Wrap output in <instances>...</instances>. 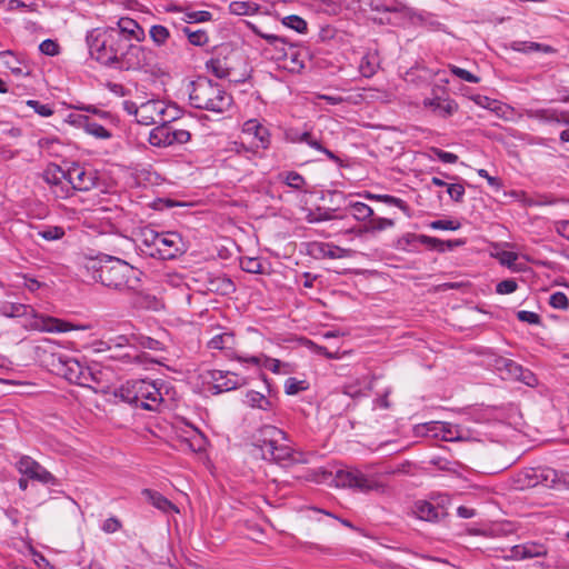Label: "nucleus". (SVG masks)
I'll list each match as a JSON object with an SVG mask.
<instances>
[{"mask_svg":"<svg viewBox=\"0 0 569 569\" xmlns=\"http://www.w3.org/2000/svg\"><path fill=\"white\" fill-rule=\"evenodd\" d=\"M241 268L246 272L260 273L261 263L257 258H247L241 261Z\"/></svg>","mask_w":569,"mask_h":569,"instance_id":"obj_63","label":"nucleus"},{"mask_svg":"<svg viewBox=\"0 0 569 569\" xmlns=\"http://www.w3.org/2000/svg\"><path fill=\"white\" fill-rule=\"evenodd\" d=\"M86 40L92 59L106 67L118 69L127 43L116 30L111 27L97 28L88 32Z\"/></svg>","mask_w":569,"mask_h":569,"instance_id":"obj_2","label":"nucleus"},{"mask_svg":"<svg viewBox=\"0 0 569 569\" xmlns=\"http://www.w3.org/2000/svg\"><path fill=\"white\" fill-rule=\"evenodd\" d=\"M309 253L315 259H343L352 256L351 249L341 248L328 242H311Z\"/></svg>","mask_w":569,"mask_h":569,"instance_id":"obj_18","label":"nucleus"},{"mask_svg":"<svg viewBox=\"0 0 569 569\" xmlns=\"http://www.w3.org/2000/svg\"><path fill=\"white\" fill-rule=\"evenodd\" d=\"M142 493L147 500L157 509L163 512H168L170 510L178 511L176 506L158 491L144 489Z\"/></svg>","mask_w":569,"mask_h":569,"instance_id":"obj_30","label":"nucleus"},{"mask_svg":"<svg viewBox=\"0 0 569 569\" xmlns=\"http://www.w3.org/2000/svg\"><path fill=\"white\" fill-rule=\"evenodd\" d=\"M27 106L31 107L34 112L41 117H50L53 114V110L49 104H42L38 100H28Z\"/></svg>","mask_w":569,"mask_h":569,"instance_id":"obj_58","label":"nucleus"},{"mask_svg":"<svg viewBox=\"0 0 569 569\" xmlns=\"http://www.w3.org/2000/svg\"><path fill=\"white\" fill-rule=\"evenodd\" d=\"M436 242H429V249L436 250L438 252H445L447 250H453L457 247H461L466 243L463 239H455V240H441L435 238Z\"/></svg>","mask_w":569,"mask_h":569,"instance_id":"obj_42","label":"nucleus"},{"mask_svg":"<svg viewBox=\"0 0 569 569\" xmlns=\"http://www.w3.org/2000/svg\"><path fill=\"white\" fill-rule=\"evenodd\" d=\"M393 226V219L376 217L373 214L372 218H370L361 228H350L346 230V233H356L358 236H361L362 233H376L388 228H392Z\"/></svg>","mask_w":569,"mask_h":569,"instance_id":"obj_22","label":"nucleus"},{"mask_svg":"<svg viewBox=\"0 0 569 569\" xmlns=\"http://www.w3.org/2000/svg\"><path fill=\"white\" fill-rule=\"evenodd\" d=\"M251 29L257 36L264 39L270 46H277L278 43H284V41H286V37L277 36V34L268 33V32H262L256 26H251Z\"/></svg>","mask_w":569,"mask_h":569,"instance_id":"obj_54","label":"nucleus"},{"mask_svg":"<svg viewBox=\"0 0 569 569\" xmlns=\"http://www.w3.org/2000/svg\"><path fill=\"white\" fill-rule=\"evenodd\" d=\"M244 402L251 408H257L264 411L270 410L272 407L271 401L264 395L254 390H249L246 393Z\"/></svg>","mask_w":569,"mask_h":569,"instance_id":"obj_34","label":"nucleus"},{"mask_svg":"<svg viewBox=\"0 0 569 569\" xmlns=\"http://www.w3.org/2000/svg\"><path fill=\"white\" fill-rule=\"evenodd\" d=\"M333 481L337 487L350 488L360 492H380L385 493L388 486L379 481L376 477L365 475L356 468L338 469L335 473Z\"/></svg>","mask_w":569,"mask_h":569,"instance_id":"obj_5","label":"nucleus"},{"mask_svg":"<svg viewBox=\"0 0 569 569\" xmlns=\"http://www.w3.org/2000/svg\"><path fill=\"white\" fill-rule=\"evenodd\" d=\"M43 180L53 188V192L59 198H67L70 194L69 186H64L62 180H67V171L60 166L50 163L43 171Z\"/></svg>","mask_w":569,"mask_h":569,"instance_id":"obj_19","label":"nucleus"},{"mask_svg":"<svg viewBox=\"0 0 569 569\" xmlns=\"http://www.w3.org/2000/svg\"><path fill=\"white\" fill-rule=\"evenodd\" d=\"M234 57L236 51L231 46L222 43L216 47L213 56L206 62L207 70L219 79L227 78L233 69Z\"/></svg>","mask_w":569,"mask_h":569,"instance_id":"obj_8","label":"nucleus"},{"mask_svg":"<svg viewBox=\"0 0 569 569\" xmlns=\"http://www.w3.org/2000/svg\"><path fill=\"white\" fill-rule=\"evenodd\" d=\"M549 305L555 309L566 310L569 308V299L563 292L557 291L550 296Z\"/></svg>","mask_w":569,"mask_h":569,"instance_id":"obj_51","label":"nucleus"},{"mask_svg":"<svg viewBox=\"0 0 569 569\" xmlns=\"http://www.w3.org/2000/svg\"><path fill=\"white\" fill-rule=\"evenodd\" d=\"M209 375L214 382L212 386L214 395L237 389L247 383L246 378L239 377L237 373L230 371L212 370Z\"/></svg>","mask_w":569,"mask_h":569,"instance_id":"obj_16","label":"nucleus"},{"mask_svg":"<svg viewBox=\"0 0 569 569\" xmlns=\"http://www.w3.org/2000/svg\"><path fill=\"white\" fill-rule=\"evenodd\" d=\"M134 341L142 348L150 349L153 351H163L166 349L164 343L154 338L139 335L133 336Z\"/></svg>","mask_w":569,"mask_h":569,"instance_id":"obj_43","label":"nucleus"},{"mask_svg":"<svg viewBox=\"0 0 569 569\" xmlns=\"http://www.w3.org/2000/svg\"><path fill=\"white\" fill-rule=\"evenodd\" d=\"M511 49L521 53L539 52L545 54L556 53V49L549 44L533 42V41H513Z\"/></svg>","mask_w":569,"mask_h":569,"instance_id":"obj_27","label":"nucleus"},{"mask_svg":"<svg viewBox=\"0 0 569 569\" xmlns=\"http://www.w3.org/2000/svg\"><path fill=\"white\" fill-rule=\"evenodd\" d=\"M161 232H157L151 228H143L140 232V238L142 244L150 250H154L157 246H159Z\"/></svg>","mask_w":569,"mask_h":569,"instance_id":"obj_39","label":"nucleus"},{"mask_svg":"<svg viewBox=\"0 0 569 569\" xmlns=\"http://www.w3.org/2000/svg\"><path fill=\"white\" fill-rule=\"evenodd\" d=\"M413 467H415V465L411 461L406 460L399 465L387 467L386 470L382 472V475H386V476L412 475Z\"/></svg>","mask_w":569,"mask_h":569,"instance_id":"obj_48","label":"nucleus"},{"mask_svg":"<svg viewBox=\"0 0 569 569\" xmlns=\"http://www.w3.org/2000/svg\"><path fill=\"white\" fill-rule=\"evenodd\" d=\"M423 106L431 108L433 112H437L442 118L451 117L458 111V103L452 99H441L436 96L433 98L425 99Z\"/></svg>","mask_w":569,"mask_h":569,"instance_id":"obj_23","label":"nucleus"},{"mask_svg":"<svg viewBox=\"0 0 569 569\" xmlns=\"http://www.w3.org/2000/svg\"><path fill=\"white\" fill-rule=\"evenodd\" d=\"M39 50L43 54L53 57L59 53V44L54 40L46 39L40 43Z\"/></svg>","mask_w":569,"mask_h":569,"instance_id":"obj_61","label":"nucleus"},{"mask_svg":"<svg viewBox=\"0 0 569 569\" xmlns=\"http://www.w3.org/2000/svg\"><path fill=\"white\" fill-rule=\"evenodd\" d=\"M133 305L139 309L153 311H158L163 307L162 302L156 296L146 292H138L134 297Z\"/></svg>","mask_w":569,"mask_h":569,"instance_id":"obj_31","label":"nucleus"},{"mask_svg":"<svg viewBox=\"0 0 569 569\" xmlns=\"http://www.w3.org/2000/svg\"><path fill=\"white\" fill-rule=\"evenodd\" d=\"M86 383L82 387L96 389L94 385L98 387H102L103 383V372L98 366L86 367Z\"/></svg>","mask_w":569,"mask_h":569,"instance_id":"obj_36","label":"nucleus"},{"mask_svg":"<svg viewBox=\"0 0 569 569\" xmlns=\"http://www.w3.org/2000/svg\"><path fill=\"white\" fill-rule=\"evenodd\" d=\"M236 346V337L231 331H223L213 336L209 342L208 348L212 350L232 351Z\"/></svg>","mask_w":569,"mask_h":569,"instance_id":"obj_28","label":"nucleus"},{"mask_svg":"<svg viewBox=\"0 0 569 569\" xmlns=\"http://www.w3.org/2000/svg\"><path fill=\"white\" fill-rule=\"evenodd\" d=\"M246 131H253L254 137L259 140L260 147L266 149L270 143V133L267 128L258 123L256 120H249L246 122Z\"/></svg>","mask_w":569,"mask_h":569,"instance_id":"obj_35","label":"nucleus"},{"mask_svg":"<svg viewBox=\"0 0 569 569\" xmlns=\"http://www.w3.org/2000/svg\"><path fill=\"white\" fill-rule=\"evenodd\" d=\"M284 49L283 56H278L277 59L288 60L290 62L289 70L300 72L305 68L306 60L309 58L308 49L292 42Z\"/></svg>","mask_w":569,"mask_h":569,"instance_id":"obj_21","label":"nucleus"},{"mask_svg":"<svg viewBox=\"0 0 569 569\" xmlns=\"http://www.w3.org/2000/svg\"><path fill=\"white\" fill-rule=\"evenodd\" d=\"M183 33L188 37V41L192 46L202 47L209 41V37L204 30L192 31L189 27H184Z\"/></svg>","mask_w":569,"mask_h":569,"instance_id":"obj_45","label":"nucleus"},{"mask_svg":"<svg viewBox=\"0 0 569 569\" xmlns=\"http://www.w3.org/2000/svg\"><path fill=\"white\" fill-rule=\"evenodd\" d=\"M150 39L157 47H162L170 38V31L162 24H154L149 31Z\"/></svg>","mask_w":569,"mask_h":569,"instance_id":"obj_38","label":"nucleus"},{"mask_svg":"<svg viewBox=\"0 0 569 569\" xmlns=\"http://www.w3.org/2000/svg\"><path fill=\"white\" fill-rule=\"evenodd\" d=\"M445 499L417 500L411 507L412 515L422 521L438 523L447 518L448 511Z\"/></svg>","mask_w":569,"mask_h":569,"instance_id":"obj_9","label":"nucleus"},{"mask_svg":"<svg viewBox=\"0 0 569 569\" xmlns=\"http://www.w3.org/2000/svg\"><path fill=\"white\" fill-rule=\"evenodd\" d=\"M86 272L102 286L118 290H137L142 272L127 261L108 254L87 258L83 264Z\"/></svg>","mask_w":569,"mask_h":569,"instance_id":"obj_1","label":"nucleus"},{"mask_svg":"<svg viewBox=\"0 0 569 569\" xmlns=\"http://www.w3.org/2000/svg\"><path fill=\"white\" fill-rule=\"evenodd\" d=\"M122 528V522L117 517H109L101 525V530L106 533H114Z\"/></svg>","mask_w":569,"mask_h":569,"instance_id":"obj_59","label":"nucleus"},{"mask_svg":"<svg viewBox=\"0 0 569 569\" xmlns=\"http://www.w3.org/2000/svg\"><path fill=\"white\" fill-rule=\"evenodd\" d=\"M282 24L299 33H306L308 30L306 20L297 14H290L284 17L282 19Z\"/></svg>","mask_w":569,"mask_h":569,"instance_id":"obj_44","label":"nucleus"},{"mask_svg":"<svg viewBox=\"0 0 569 569\" xmlns=\"http://www.w3.org/2000/svg\"><path fill=\"white\" fill-rule=\"evenodd\" d=\"M207 289L217 295L229 296L236 291V286L226 274H209Z\"/></svg>","mask_w":569,"mask_h":569,"instance_id":"obj_24","label":"nucleus"},{"mask_svg":"<svg viewBox=\"0 0 569 569\" xmlns=\"http://www.w3.org/2000/svg\"><path fill=\"white\" fill-rule=\"evenodd\" d=\"M81 124L84 131L98 139L111 138V132L103 126L92 121L88 116H80Z\"/></svg>","mask_w":569,"mask_h":569,"instance_id":"obj_32","label":"nucleus"},{"mask_svg":"<svg viewBox=\"0 0 569 569\" xmlns=\"http://www.w3.org/2000/svg\"><path fill=\"white\" fill-rule=\"evenodd\" d=\"M17 469L21 475L27 476L29 479L37 480L43 485L56 486L58 483L57 478L50 471H48L38 461L29 456H22L19 459L17 462Z\"/></svg>","mask_w":569,"mask_h":569,"instance_id":"obj_13","label":"nucleus"},{"mask_svg":"<svg viewBox=\"0 0 569 569\" xmlns=\"http://www.w3.org/2000/svg\"><path fill=\"white\" fill-rule=\"evenodd\" d=\"M252 446L260 450L261 458L267 459L270 447L286 440V433L274 426H263L252 435Z\"/></svg>","mask_w":569,"mask_h":569,"instance_id":"obj_12","label":"nucleus"},{"mask_svg":"<svg viewBox=\"0 0 569 569\" xmlns=\"http://www.w3.org/2000/svg\"><path fill=\"white\" fill-rule=\"evenodd\" d=\"M37 234L47 241H56L63 238L66 231L60 226H44L37 231Z\"/></svg>","mask_w":569,"mask_h":569,"instance_id":"obj_41","label":"nucleus"},{"mask_svg":"<svg viewBox=\"0 0 569 569\" xmlns=\"http://www.w3.org/2000/svg\"><path fill=\"white\" fill-rule=\"evenodd\" d=\"M164 113L163 103L159 100H150L139 107L138 123L149 126L156 122L154 114Z\"/></svg>","mask_w":569,"mask_h":569,"instance_id":"obj_25","label":"nucleus"},{"mask_svg":"<svg viewBox=\"0 0 569 569\" xmlns=\"http://www.w3.org/2000/svg\"><path fill=\"white\" fill-rule=\"evenodd\" d=\"M136 381L139 408L150 411L156 410L159 402L163 400L156 382L143 379Z\"/></svg>","mask_w":569,"mask_h":569,"instance_id":"obj_15","label":"nucleus"},{"mask_svg":"<svg viewBox=\"0 0 569 569\" xmlns=\"http://www.w3.org/2000/svg\"><path fill=\"white\" fill-rule=\"evenodd\" d=\"M112 30L119 33L124 43H132L131 41L142 42L146 39L144 29L133 19L123 17L120 18L116 26H110Z\"/></svg>","mask_w":569,"mask_h":569,"instance_id":"obj_17","label":"nucleus"},{"mask_svg":"<svg viewBox=\"0 0 569 569\" xmlns=\"http://www.w3.org/2000/svg\"><path fill=\"white\" fill-rule=\"evenodd\" d=\"M186 252V246L182 238L177 232H161L159 246L147 253L157 259L172 260Z\"/></svg>","mask_w":569,"mask_h":569,"instance_id":"obj_7","label":"nucleus"},{"mask_svg":"<svg viewBox=\"0 0 569 569\" xmlns=\"http://www.w3.org/2000/svg\"><path fill=\"white\" fill-rule=\"evenodd\" d=\"M189 100L193 108L216 113L227 112L233 104L232 96L221 84L206 77H200L191 83Z\"/></svg>","mask_w":569,"mask_h":569,"instance_id":"obj_3","label":"nucleus"},{"mask_svg":"<svg viewBox=\"0 0 569 569\" xmlns=\"http://www.w3.org/2000/svg\"><path fill=\"white\" fill-rule=\"evenodd\" d=\"M559 481L557 470L549 467L530 468L523 472V485L527 487L543 486L553 488Z\"/></svg>","mask_w":569,"mask_h":569,"instance_id":"obj_14","label":"nucleus"},{"mask_svg":"<svg viewBox=\"0 0 569 569\" xmlns=\"http://www.w3.org/2000/svg\"><path fill=\"white\" fill-rule=\"evenodd\" d=\"M190 139L191 133L186 129L176 128L171 120L163 121L160 126L154 127L149 134V143L158 148L183 144Z\"/></svg>","mask_w":569,"mask_h":569,"instance_id":"obj_6","label":"nucleus"},{"mask_svg":"<svg viewBox=\"0 0 569 569\" xmlns=\"http://www.w3.org/2000/svg\"><path fill=\"white\" fill-rule=\"evenodd\" d=\"M430 228L436 230H458L461 227V223L457 220H435L430 222Z\"/></svg>","mask_w":569,"mask_h":569,"instance_id":"obj_53","label":"nucleus"},{"mask_svg":"<svg viewBox=\"0 0 569 569\" xmlns=\"http://www.w3.org/2000/svg\"><path fill=\"white\" fill-rule=\"evenodd\" d=\"M518 320L530 325H540L541 318L538 313L527 310H520L517 312Z\"/></svg>","mask_w":569,"mask_h":569,"instance_id":"obj_62","label":"nucleus"},{"mask_svg":"<svg viewBox=\"0 0 569 569\" xmlns=\"http://www.w3.org/2000/svg\"><path fill=\"white\" fill-rule=\"evenodd\" d=\"M137 381L129 380L114 390V396L121 401L127 402L136 408H139L137 395Z\"/></svg>","mask_w":569,"mask_h":569,"instance_id":"obj_29","label":"nucleus"},{"mask_svg":"<svg viewBox=\"0 0 569 569\" xmlns=\"http://www.w3.org/2000/svg\"><path fill=\"white\" fill-rule=\"evenodd\" d=\"M284 183L296 190H302L306 186V180L300 173L289 171L286 173Z\"/></svg>","mask_w":569,"mask_h":569,"instance_id":"obj_49","label":"nucleus"},{"mask_svg":"<svg viewBox=\"0 0 569 569\" xmlns=\"http://www.w3.org/2000/svg\"><path fill=\"white\" fill-rule=\"evenodd\" d=\"M308 138V131H299L297 129H289L286 132V140L291 143H305Z\"/></svg>","mask_w":569,"mask_h":569,"instance_id":"obj_64","label":"nucleus"},{"mask_svg":"<svg viewBox=\"0 0 569 569\" xmlns=\"http://www.w3.org/2000/svg\"><path fill=\"white\" fill-rule=\"evenodd\" d=\"M52 367L58 375L62 376L70 383L81 387L86 383V367L76 358L60 355L57 358H53Z\"/></svg>","mask_w":569,"mask_h":569,"instance_id":"obj_10","label":"nucleus"},{"mask_svg":"<svg viewBox=\"0 0 569 569\" xmlns=\"http://www.w3.org/2000/svg\"><path fill=\"white\" fill-rule=\"evenodd\" d=\"M67 181L73 190L89 191L97 187L98 172L74 162L67 170Z\"/></svg>","mask_w":569,"mask_h":569,"instance_id":"obj_11","label":"nucleus"},{"mask_svg":"<svg viewBox=\"0 0 569 569\" xmlns=\"http://www.w3.org/2000/svg\"><path fill=\"white\" fill-rule=\"evenodd\" d=\"M447 192L452 201L461 203L465 197V187L461 183H450L447 187Z\"/></svg>","mask_w":569,"mask_h":569,"instance_id":"obj_55","label":"nucleus"},{"mask_svg":"<svg viewBox=\"0 0 569 569\" xmlns=\"http://www.w3.org/2000/svg\"><path fill=\"white\" fill-rule=\"evenodd\" d=\"M522 548L523 560L546 557L548 555V549L546 548V546L539 542H526L522 545Z\"/></svg>","mask_w":569,"mask_h":569,"instance_id":"obj_37","label":"nucleus"},{"mask_svg":"<svg viewBox=\"0 0 569 569\" xmlns=\"http://www.w3.org/2000/svg\"><path fill=\"white\" fill-rule=\"evenodd\" d=\"M348 210L357 221L363 222V224L373 216V209L360 201L350 202Z\"/></svg>","mask_w":569,"mask_h":569,"instance_id":"obj_33","label":"nucleus"},{"mask_svg":"<svg viewBox=\"0 0 569 569\" xmlns=\"http://www.w3.org/2000/svg\"><path fill=\"white\" fill-rule=\"evenodd\" d=\"M74 108L77 110H81V111H86V112L96 114L97 117H99L100 119H103V120L111 121L113 119V116L111 114V112L101 110L93 104H83L82 103V104L76 106Z\"/></svg>","mask_w":569,"mask_h":569,"instance_id":"obj_52","label":"nucleus"},{"mask_svg":"<svg viewBox=\"0 0 569 569\" xmlns=\"http://www.w3.org/2000/svg\"><path fill=\"white\" fill-rule=\"evenodd\" d=\"M449 69L452 74H455L456 77H458L467 82L478 83L480 81V78L478 76L471 73L470 71H468L463 68L457 67L455 64H450Z\"/></svg>","mask_w":569,"mask_h":569,"instance_id":"obj_50","label":"nucleus"},{"mask_svg":"<svg viewBox=\"0 0 569 569\" xmlns=\"http://www.w3.org/2000/svg\"><path fill=\"white\" fill-rule=\"evenodd\" d=\"M43 330L48 332H67L71 330V325L56 318H48L44 321Z\"/></svg>","mask_w":569,"mask_h":569,"instance_id":"obj_47","label":"nucleus"},{"mask_svg":"<svg viewBox=\"0 0 569 569\" xmlns=\"http://www.w3.org/2000/svg\"><path fill=\"white\" fill-rule=\"evenodd\" d=\"M380 202H383L388 206H395L399 208L407 217H411V208L400 198L390 196V194H381L379 198Z\"/></svg>","mask_w":569,"mask_h":569,"instance_id":"obj_46","label":"nucleus"},{"mask_svg":"<svg viewBox=\"0 0 569 569\" xmlns=\"http://www.w3.org/2000/svg\"><path fill=\"white\" fill-rule=\"evenodd\" d=\"M335 216L332 214V210H323L321 208H318L316 211H312L308 214V221L309 222H320V221H328L333 219Z\"/></svg>","mask_w":569,"mask_h":569,"instance_id":"obj_57","label":"nucleus"},{"mask_svg":"<svg viewBox=\"0 0 569 569\" xmlns=\"http://www.w3.org/2000/svg\"><path fill=\"white\" fill-rule=\"evenodd\" d=\"M429 242H436L435 237L426 234L406 233L397 241V248L400 250L415 251L418 249V244H423L429 248Z\"/></svg>","mask_w":569,"mask_h":569,"instance_id":"obj_26","label":"nucleus"},{"mask_svg":"<svg viewBox=\"0 0 569 569\" xmlns=\"http://www.w3.org/2000/svg\"><path fill=\"white\" fill-rule=\"evenodd\" d=\"M306 389L305 381L290 377L286 380L284 391L287 395H296Z\"/></svg>","mask_w":569,"mask_h":569,"instance_id":"obj_56","label":"nucleus"},{"mask_svg":"<svg viewBox=\"0 0 569 569\" xmlns=\"http://www.w3.org/2000/svg\"><path fill=\"white\" fill-rule=\"evenodd\" d=\"M517 288H518V284L513 279H506V280L500 281L496 286V292L499 295H508V293L515 292L517 290Z\"/></svg>","mask_w":569,"mask_h":569,"instance_id":"obj_60","label":"nucleus"},{"mask_svg":"<svg viewBox=\"0 0 569 569\" xmlns=\"http://www.w3.org/2000/svg\"><path fill=\"white\" fill-rule=\"evenodd\" d=\"M305 143H307L309 147L325 153L328 157V159L335 161L336 163H341V159L338 156H336L332 151H330L329 149L323 147L320 139L315 137L311 131H308V138H307V140H305Z\"/></svg>","mask_w":569,"mask_h":569,"instance_id":"obj_40","label":"nucleus"},{"mask_svg":"<svg viewBox=\"0 0 569 569\" xmlns=\"http://www.w3.org/2000/svg\"><path fill=\"white\" fill-rule=\"evenodd\" d=\"M118 70L141 71L157 74L161 71L158 53L148 47L127 43L123 53L120 56Z\"/></svg>","mask_w":569,"mask_h":569,"instance_id":"obj_4","label":"nucleus"},{"mask_svg":"<svg viewBox=\"0 0 569 569\" xmlns=\"http://www.w3.org/2000/svg\"><path fill=\"white\" fill-rule=\"evenodd\" d=\"M270 448L271 450H269L266 460L274 461L283 466L306 462V460L301 458L302 455L296 453L289 446L284 443V441L277 442L276 446Z\"/></svg>","mask_w":569,"mask_h":569,"instance_id":"obj_20","label":"nucleus"}]
</instances>
